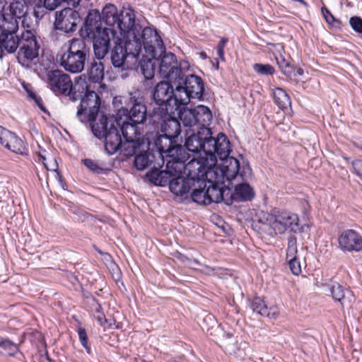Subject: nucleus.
I'll list each match as a JSON object with an SVG mask.
<instances>
[{
  "label": "nucleus",
  "instance_id": "473e14b6",
  "mask_svg": "<svg viewBox=\"0 0 362 362\" xmlns=\"http://www.w3.org/2000/svg\"><path fill=\"white\" fill-rule=\"evenodd\" d=\"M272 47L274 49L273 54L279 69L284 74L289 75L291 74V66L289 62L283 55L284 47L282 44H274Z\"/></svg>",
  "mask_w": 362,
  "mask_h": 362
},
{
  "label": "nucleus",
  "instance_id": "20e7f679",
  "mask_svg": "<svg viewBox=\"0 0 362 362\" xmlns=\"http://www.w3.org/2000/svg\"><path fill=\"white\" fill-rule=\"evenodd\" d=\"M185 136H212L210 127L212 112L205 105H197L194 109L185 108L180 112Z\"/></svg>",
  "mask_w": 362,
  "mask_h": 362
},
{
  "label": "nucleus",
  "instance_id": "ea45409f",
  "mask_svg": "<svg viewBox=\"0 0 362 362\" xmlns=\"http://www.w3.org/2000/svg\"><path fill=\"white\" fill-rule=\"evenodd\" d=\"M103 139L105 150L108 155H113L117 151L120 152L122 137H98Z\"/></svg>",
  "mask_w": 362,
  "mask_h": 362
},
{
  "label": "nucleus",
  "instance_id": "b1692460",
  "mask_svg": "<svg viewBox=\"0 0 362 362\" xmlns=\"http://www.w3.org/2000/svg\"><path fill=\"white\" fill-rule=\"evenodd\" d=\"M184 173L187 177L192 179L195 184L198 180H205V177H209L208 171H206L202 163L196 159L191 160L184 166Z\"/></svg>",
  "mask_w": 362,
  "mask_h": 362
},
{
  "label": "nucleus",
  "instance_id": "6ab92c4d",
  "mask_svg": "<svg viewBox=\"0 0 362 362\" xmlns=\"http://www.w3.org/2000/svg\"><path fill=\"white\" fill-rule=\"evenodd\" d=\"M195 186L196 184L192 179L187 177H177L171 178L169 189L177 198H179L180 201H185L189 199V192Z\"/></svg>",
  "mask_w": 362,
  "mask_h": 362
},
{
  "label": "nucleus",
  "instance_id": "39448f33",
  "mask_svg": "<svg viewBox=\"0 0 362 362\" xmlns=\"http://www.w3.org/2000/svg\"><path fill=\"white\" fill-rule=\"evenodd\" d=\"M47 83L57 96H69L72 101H76L79 94L86 90V81L81 76L71 81L70 76L62 70L56 69L47 73Z\"/></svg>",
  "mask_w": 362,
  "mask_h": 362
},
{
  "label": "nucleus",
  "instance_id": "1a4fd4ad",
  "mask_svg": "<svg viewBox=\"0 0 362 362\" xmlns=\"http://www.w3.org/2000/svg\"><path fill=\"white\" fill-rule=\"evenodd\" d=\"M80 93L76 100H81L78 107L77 117L82 122H89L98 117L101 99L98 94L90 89L86 81V88Z\"/></svg>",
  "mask_w": 362,
  "mask_h": 362
},
{
  "label": "nucleus",
  "instance_id": "6e6d98bb",
  "mask_svg": "<svg viewBox=\"0 0 362 362\" xmlns=\"http://www.w3.org/2000/svg\"><path fill=\"white\" fill-rule=\"evenodd\" d=\"M98 322L104 327V329L110 328L112 327V322L110 320H107L103 313H100L95 317Z\"/></svg>",
  "mask_w": 362,
  "mask_h": 362
},
{
  "label": "nucleus",
  "instance_id": "0eeeda50",
  "mask_svg": "<svg viewBox=\"0 0 362 362\" xmlns=\"http://www.w3.org/2000/svg\"><path fill=\"white\" fill-rule=\"evenodd\" d=\"M259 222L269 226L276 234H283L286 230L296 231L298 226V217L288 211L272 209L269 213L262 212Z\"/></svg>",
  "mask_w": 362,
  "mask_h": 362
},
{
  "label": "nucleus",
  "instance_id": "3c124183",
  "mask_svg": "<svg viewBox=\"0 0 362 362\" xmlns=\"http://www.w3.org/2000/svg\"><path fill=\"white\" fill-rule=\"evenodd\" d=\"M78 335L81 345L86 349L87 353L90 354V348L88 344V340L86 329L83 327H79L78 329Z\"/></svg>",
  "mask_w": 362,
  "mask_h": 362
},
{
  "label": "nucleus",
  "instance_id": "052dcab7",
  "mask_svg": "<svg viewBox=\"0 0 362 362\" xmlns=\"http://www.w3.org/2000/svg\"><path fill=\"white\" fill-rule=\"evenodd\" d=\"M228 42L227 37H221L217 45L216 49H225L226 45Z\"/></svg>",
  "mask_w": 362,
  "mask_h": 362
},
{
  "label": "nucleus",
  "instance_id": "ddd939ff",
  "mask_svg": "<svg viewBox=\"0 0 362 362\" xmlns=\"http://www.w3.org/2000/svg\"><path fill=\"white\" fill-rule=\"evenodd\" d=\"M17 59L22 65H28L39 55L40 44L36 36L29 30H24L20 36Z\"/></svg>",
  "mask_w": 362,
  "mask_h": 362
},
{
  "label": "nucleus",
  "instance_id": "c9c22d12",
  "mask_svg": "<svg viewBox=\"0 0 362 362\" xmlns=\"http://www.w3.org/2000/svg\"><path fill=\"white\" fill-rule=\"evenodd\" d=\"M147 151L135 156L134 165L139 170H143L150 166L155 158L153 153L150 151V146L147 145Z\"/></svg>",
  "mask_w": 362,
  "mask_h": 362
},
{
  "label": "nucleus",
  "instance_id": "dca6fc26",
  "mask_svg": "<svg viewBox=\"0 0 362 362\" xmlns=\"http://www.w3.org/2000/svg\"><path fill=\"white\" fill-rule=\"evenodd\" d=\"M172 96H173V87L168 81L158 83L154 88L153 98L156 104L159 106V113H168V107H171Z\"/></svg>",
  "mask_w": 362,
  "mask_h": 362
},
{
  "label": "nucleus",
  "instance_id": "0e129e2a",
  "mask_svg": "<svg viewBox=\"0 0 362 362\" xmlns=\"http://www.w3.org/2000/svg\"><path fill=\"white\" fill-rule=\"evenodd\" d=\"M217 54L221 61H225V51L223 49H217Z\"/></svg>",
  "mask_w": 362,
  "mask_h": 362
},
{
  "label": "nucleus",
  "instance_id": "7ed1b4c3",
  "mask_svg": "<svg viewBox=\"0 0 362 362\" xmlns=\"http://www.w3.org/2000/svg\"><path fill=\"white\" fill-rule=\"evenodd\" d=\"M102 16L96 9L90 10L84 23L86 36L93 40V50L98 59H103L110 50L111 37L117 32L112 28H102Z\"/></svg>",
  "mask_w": 362,
  "mask_h": 362
},
{
  "label": "nucleus",
  "instance_id": "338daca9",
  "mask_svg": "<svg viewBox=\"0 0 362 362\" xmlns=\"http://www.w3.org/2000/svg\"><path fill=\"white\" fill-rule=\"evenodd\" d=\"M204 321H209L212 322L213 324H216L214 317L211 315H208L207 316H206Z\"/></svg>",
  "mask_w": 362,
  "mask_h": 362
},
{
  "label": "nucleus",
  "instance_id": "37998d69",
  "mask_svg": "<svg viewBox=\"0 0 362 362\" xmlns=\"http://www.w3.org/2000/svg\"><path fill=\"white\" fill-rule=\"evenodd\" d=\"M218 141V139L216 137H203L202 151H204L206 155H215Z\"/></svg>",
  "mask_w": 362,
  "mask_h": 362
},
{
  "label": "nucleus",
  "instance_id": "5fc2aeb1",
  "mask_svg": "<svg viewBox=\"0 0 362 362\" xmlns=\"http://www.w3.org/2000/svg\"><path fill=\"white\" fill-rule=\"evenodd\" d=\"M349 23L352 29L358 33H362V18L358 16L351 17Z\"/></svg>",
  "mask_w": 362,
  "mask_h": 362
},
{
  "label": "nucleus",
  "instance_id": "09e8293b",
  "mask_svg": "<svg viewBox=\"0 0 362 362\" xmlns=\"http://www.w3.org/2000/svg\"><path fill=\"white\" fill-rule=\"evenodd\" d=\"M253 69L257 74L263 76H272L275 72L274 68L269 64L256 63L253 65Z\"/></svg>",
  "mask_w": 362,
  "mask_h": 362
},
{
  "label": "nucleus",
  "instance_id": "c85d7f7f",
  "mask_svg": "<svg viewBox=\"0 0 362 362\" xmlns=\"http://www.w3.org/2000/svg\"><path fill=\"white\" fill-rule=\"evenodd\" d=\"M147 180L157 186H165L170 184L172 178V173L167 170H151L146 173Z\"/></svg>",
  "mask_w": 362,
  "mask_h": 362
},
{
  "label": "nucleus",
  "instance_id": "6e6552de",
  "mask_svg": "<svg viewBox=\"0 0 362 362\" xmlns=\"http://www.w3.org/2000/svg\"><path fill=\"white\" fill-rule=\"evenodd\" d=\"M139 36L141 53H143L145 60L157 59L165 51L163 41L156 29L151 27L141 28Z\"/></svg>",
  "mask_w": 362,
  "mask_h": 362
},
{
  "label": "nucleus",
  "instance_id": "a211bd4d",
  "mask_svg": "<svg viewBox=\"0 0 362 362\" xmlns=\"http://www.w3.org/2000/svg\"><path fill=\"white\" fill-rule=\"evenodd\" d=\"M339 248L343 251L359 252L362 250V237L353 229L341 232L338 238Z\"/></svg>",
  "mask_w": 362,
  "mask_h": 362
},
{
  "label": "nucleus",
  "instance_id": "7c9ffc66",
  "mask_svg": "<svg viewBox=\"0 0 362 362\" xmlns=\"http://www.w3.org/2000/svg\"><path fill=\"white\" fill-rule=\"evenodd\" d=\"M207 180L209 183V185L206 187V198L209 201V204L212 202H221L223 201V192H221V187L219 185L223 182H215V177L212 179L209 177Z\"/></svg>",
  "mask_w": 362,
  "mask_h": 362
},
{
  "label": "nucleus",
  "instance_id": "de8ad7c7",
  "mask_svg": "<svg viewBox=\"0 0 362 362\" xmlns=\"http://www.w3.org/2000/svg\"><path fill=\"white\" fill-rule=\"evenodd\" d=\"M330 293L332 298L343 305V300L345 297V291L338 283L334 284L330 288Z\"/></svg>",
  "mask_w": 362,
  "mask_h": 362
},
{
  "label": "nucleus",
  "instance_id": "79ce46f5",
  "mask_svg": "<svg viewBox=\"0 0 362 362\" xmlns=\"http://www.w3.org/2000/svg\"><path fill=\"white\" fill-rule=\"evenodd\" d=\"M18 351V346L7 338H3L0 343V353L7 356H13Z\"/></svg>",
  "mask_w": 362,
  "mask_h": 362
},
{
  "label": "nucleus",
  "instance_id": "f03ea898",
  "mask_svg": "<svg viewBox=\"0 0 362 362\" xmlns=\"http://www.w3.org/2000/svg\"><path fill=\"white\" fill-rule=\"evenodd\" d=\"M90 57V48L83 38L74 37L65 42L57 54V59L65 71L81 73Z\"/></svg>",
  "mask_w": 362,
  "mask_h": 362
},
{
  "label": "nucleus",
  "instance_id": "864d4df0",
  "mask_svg": "<svg viewBox=\"0 0 362 362\" xmlns=\"http://www.w3.org/2000/svg\"><path fill=\"white\" fill-rule=\"evenodd\" d=\"M84 165L88 168L90 171L95 173H100L103 171V168L100 167L98 163L89 158H86L82 160Z\"/></svg>",
  "mask_w": 362,
  "mask_h": 362
},
{
  "label": "nucleus",
  "instance_id": "49530a36",
  "mask_svg": "<svg viewBox=\"0 0 362 362\" xmlns=\"http://www.w3.org/2000/svg\"><path fill=\"white\" fill-rule=\"evenodd\" d=\"M21 84H22V86L23 87L24 90L28 93V97L30 98L31 99H33L35 102V103L37 104V105L39 107V108L41 110L46 112V109L44 106L43 101H42V98L40 97L37 96V94L33 91L32 85L30 83H26L25 81L22 82Z\"/></svg>",
  "mask_w": 362,
  "mask_h": 362
},
{
  "label": "nucleus",
  "instance_id": "9d476101",
  "mask_svg": "<svg viewBox=\"0 0 362 362\" xmlns=\"http://www.w3.org/2000/svg\"><path fill=\"white\" fill-rule=\"evenodd\" d=\"M114 47L111 52V62L115 67L120 68L124 64L127 56L138 57L141 54V43L122 39L117 36L111 37Z\"/></svg>",
  "mask_w": 362,
  "mask_h": 362
},
{
  "label": "nucleus",
  "instance_id": "e433bc0d",
  "mask_svg": "<svg viewBox=\"0 0 362 362\" xmlns=\"http://www.w3.org/2000/svg\"><path fill=\"white\" fill-rule=\"evenodd\" d=\"M273 98L275 104L281 110H285L291 105L288 94L281 88H276L273 90Z\"/></svg>",
  "mask_w": 362,
  "mask_h": 362
},
{
  "label": "nucleus",
  "instance_id": "4c0bfd02",
  "mask_svg": "<svg viewBox=\"0 0 362 362\" xmlns=\"http://www.w3.org/2000/svg\"><path fill=\"white\" fill-rule=\"evenodd\" d=\"M104 65L101 62H93L88 71V78L93 83H100L104 78Z\"/></svg>",
  "mask_w": 362,
  "mask_h": 362
},
{
  "label": "nucleus",
  "instance_id": "cd10ccee",
  "mask_svg": "<svg viewBox=\"0 0 362 362\" xmlns=\"http://www.w3.org/2000/svg\"><path fill=\"white\" fill-rule=\"evenodd\" d=\"M20 37L14 35H0V57L3 56L4 51L13 53L19 47Z\"/></svg>",
  "mask_w": 362,
  "mask_h": 362
},
{
  "label": "nucleus",
  "instance_id": "f3484780",
  "mask_svg": "<svg viewBox=\"0 0 362 362\" xmlns=\"http://www.w3.org/2000/svg\"><path fill=\"white\" fill-rule=\"evenodd\" d=\"M78 13L71 8H65L56 13L54 26L57 30L65 33L74 32L76 29Z\"/></svg>",
  "mask_w": 362,
  "mask_h": 362
},
{
  "label": "nucleus",
  "instance_id": "bb28decb",
  "mask_svg": "<svg viewBox=\"0 0 362 362\" xmlns=\"http://www.w3.org/2000/svg\"><path fill=\"white\" fill-rule=\"evenodd\" d=\"M0 144L11 151L22 155L27 149L25 141L21 137H0Z\"/></svg>",
  "mask_w": 362,
  "mask_h": 362
},
{
  "label": "nucleus",
  "instance_id": "412c9836",
  "mask_svg": "<svg viewBox=\"0 0 362 362\" xmlns=\"http://www.w3.org/2000/svg\"><path fill=\"white\" fill-rule=\"evenodd\" d=\"M146 144L150 146L151 140L149 137H122L120 153L126 157L132 156L139 148L144 151Z\"/></svg>",
  "mask_w": 362,
  "mask_h": 362
},
{
  "label": "nucleus",
  "instance_id": "4d7b16f0",
  "mask_svg": "<svg viewBox=\"0 0 362 362\" xmlns=\"http://www.w3.org/2000/svg\"><path fill=\"white\" fill-rule=\"evenodd\" d=\"M352 167L355 173L362 179V159L356 160L352 162Z\"/></svg>",
  "mask_w": 362,
  "mask_h": 362
},
{
  "label": "nucleus",
  "instance_id": "f257e3e1",
  "mask_svg": "<svg viewBox=\"0 0 362 362\" xmlns=\"http://www.w3.org/2000/svg\"><path fill=\"white\" fill-rule=\"evenodd\" d=\"M118 101L122 105L117 115L122 118V136H141L137 125L146 119V107L144 103L141 92L135 90L130 92L127 97L120 96Z\"/></svg>",
  "mask_w": 362,
  "mask_h": 362
},
{
  "label": "nucleus",
  "instance_id": "a878e982",
  "mask_svg": "<svg viewBox=\"0 0 362 362\" xmlns=\"http://www.w3.org/2000/svg\"><path fill=\"white\" fill-rule=\"evenodd\" d=\"M297 252L296 241L289 240L286 252V259L288 262L290 270L294 275H298L301 272V265L299 259L296 257Z\"/></svg>",
  "mask_w": 362,
  "mask_h": 362
},
{
  "label": "nucleus",
  "instance_id": "4be33fe9",
  "mask_svg": "<svg viewBox=\"0 0 362 362\" xmlns=\"http://www.w3.org/2000/svg\"><path fill=\"white\" fill-rule=\"evenodd\" d=\"M182 81L184 87L189 93L191 98L200 99L202 98L204 86V82L201 77L194 74H189L185 76L184 74L183 79L180 80Z\"/></svg>",
  "mask_w": 362,
  "mask_h": 362
},
{
  "label": "nucleus",
  "instance_id": "bf43d9fd",
  "mask_svg": "<svg viewBox=\"0 0 362 362\" xmlns=\"http://www.w3.org/2000/svg\"><path fill=\"white\" fill-rule=\"evenodd\" d=\"M202 269H201V272L207 275H213L214 274L215 269L207 266V265H202Z\"/></svg>",
  "mask_w": 362,
  "mask_h": 362
},
{
  "label": "nucleus",
  "instance_id": "774afa93",
  "mask_svg": "<svg viewBox=\"0 0 362 362\" xmlns=\"http://www.w3.org/2000/svg\"><path fill=\"white\" fill-rule=\"evenodd\" d=\"M101 310H102V307H101V305H100V304L97 303V305H96V307H95V313H98V314L99 315V314H100V313H103L101 312Z\"/></svg>",
  "mask_w": 362,
  "mask_h": 362
},
{
  "label": "nucleus",
  "instance_id": "f8f14e48",
  "mask_svg": "<svg viewBox=\"0 0 362 362\" xmlns=\"http://www.w3.org/2000/svg\"><path fill=\"white\" fill-rule=\"evenodd\" d=\"M93 136H122V118L101 114L88 122Z\"/></svg>",
  "mask_w": 362,
  "mask_h": 362
},
{
  "label": "nucleus",
  "instance_id": "2eb2a0df",
  "mask_svg": "<svg viewBox=\"0 0 362 362\" xmlns=\"http://www.w3.org/2000/svg\"><path fill=\"white\" fill-rule=\"evenodd\" d=\"M219 166H216L208 170L210 179L215 177V182H224L225 180L230 181L238 175L240 170L239 160L233 157L221 160Z\"/></svg>",
  "mask_w": 362,
  "mask_h": 362
},
{
  "label": "nucleus",
  "instance_id": "2f4dec72",
  "mask_svg": "<svg viewBox=\"0 0 362 362\" xmlns=\"http://www.w3.org/2000/svg\"><path fill=\"white\" fill-rule=\"evenodd\" d=\"M120 11L112 4H106L102 11V19L109 26L115 27L118 23Z\"/></svg>",
  "mask_w": 362,
  "mask_h": 362
},
{
  "label": "nucleus",
  "instance_id": "603ef678",
  "mask_svg": "<svg viewBox=\"0 0 362 362\" xmlns=\"http://www.w3.org/2000/svg\"><path fill=\"white\" fill-rule=\"evenodd\" d=\"M221 192H223L222 202H223L226 204L230 205L232 204L233 201H235V197L233 196L234 191L232 192L231 189L230 187H221Z\"/></svg>",
  "mask_w": 362,
  "mask_h": 362
},
{
  "label": "nucleus",
  "instance_id": "e2e57ef3",
  "mask_svg": "<svg viewBox=\"0 0 362 362\" xmlns=\"http://www.w3.org/2000/svg\"><path fill=\"white\" fill-rule=\"evenodd\" d=\"M175 257L182 262H186V261H187L189 259L186 256H185L184 255L180 253V252H177V255Z\"/></svg>",
  "mask_w": 362,
  "mask_h": 362
},
{
  "label": "nucleus",
  "instance_id": "69168bd1",
  "mask_svg": "<svg viewBox=\"0 0 362 362\" xmlns=\"http://www.w3.org/2000/svg\"><path fill=\"white\" fill-rule=\"evenodd\" d=\"M356 140L355 141H353V144L354 145L360 148V149H362V142H361L360 141V137H356Z\"/></svg>",
  "mask_w": 362,
  "mask_h": 362
},
{
  "label": "nucleus",
  "instance_id": "5701e85b",
  "mask_svg": "<svg viewBox=\"0 0 362 362\" xmlns=\"http://www.w3.org/2000/svg\"><path fill=\"white\" fill-rule=\"evenodd\" d=\"M158 114L163 119L160 127L162 134L158 136H180L182 129L180 122L175 118L176 115L163 112Z\"/></svg>",
  "mask_w": 362,
  "mask_h": 362
},
{
  "label": "nucleus",
  "instance_id": "8fccbe9b",
  "mask_svg": "<svg viewBox=\"0 0 362 362\" xmlns=\"http://www.w3.org/2000/svg\"><path fill=\"white\" fill-rule=\"evenodd\" d=\"M321 11L325 20L328 24L335 26L337 24L340 23V21L334 18L331 11L326 6L322 7Z\"/></svg>",
  "mask_w": 362,
  "mask_h": 362
},
{
  "label": "nucleus",
  "instance_id": "c03bdc74",
  "mask_svg": "<svg viewBox=\"0 0 362 362\" xmlns=\"http://www.w3.org/2000/svg\"><path fill=\"white\" fill-rule=\"evenodd\" d=\"M80 0H44V6L50 11L54 10L62 4L69 6L76 7L78 5Z\"/></svg>",
  "mask_w": 362,
  "mask_h": 362
},
{
  "label": "nucleus",
  "instance_id": "aec40b11",
  "mask_svg": "<svg viewBox=\"0 0 362 362\" xmlns=\"http://www.w3.org/2000/svg\"><path fill=\"white\" fill-rule=\"evenodd\" d=\"M180 84L181 82L176 87L175 90L173 89L171 107H168L170 115H177L179 117L180 112L187 108L185 106L187 105L189 101V98H191V95L187 93L185 88Z\"/></svg>",
  "mask_w": 362,
  "mask_h": 362
},
{
  "label": "nucleus",
  "instance_id": "c756f323",
  "mask_svg": "<svg viewBox=\"0 0 362 362\" xmlns=\"http://www.w3.org/2000/svg\"><path fill=\"white\" fill-rule=\"evenodd\" d=\"M192 193L189 196L192 202L199 204L209 205V200L206 198V183L205 180H198L196 186L194 187Z\"/></svg>",
  "mask_w": 362,
  "mask_h": 362
},
{
  "label": "nucleus",
  "instance_id": "9b49d317",
  "mask_svg": "<svg viewBox=\"0 0 362 362\" xmlns=\"http://www.w3.org/2000/svg\"><path fill=\"white\" fill-rule=\"evenodd\" d=\"M116 27L119 30L122 39L140 42L139 35L141 25L136 23L135 11L131 6L123 7L120 11L119 19Z\"/></svg>",
  "mask_w": 362,
  "mask_h": 362
},
{
  "label": "nucleus",
  "instance_id": "f704fd0d",
  "mask_svg": "<svg viewBox=\"0 0 362 362\" xmlns=\"http://www.w3.org/2000/svg\"><path fill=\"white\" fill-rule=\"evenodd\" d=\"M233 196L236 202L249 201L254 197L255 192L249 184L243 182L235 185Z\"/></svg>",
  "mask_w": 362,
  "mask_h": 362
},
{
  "label": "nucleus",
  "instance_id": "423d86ee",
  "mask_svg": "<svg viewBox=\"0 0 362 362\" xmlns=\"http://www.w3.org/2000/svg\"><path fill=\"white\" fill-rule=\"evenodd\" d=\"M158 153L168 152L170 157L176 160V163H184L187 160L185 150L192 153L202 151L203 137H185V145L177 144L179 137H153Z\"/></svg>",
  "mask_w": 362,
  "mask_h": 362
},
{
  "label": "nucleus",
  "instance_id": "4468645a",
  "mask_svg": "<svg viewBox=\"0 0 362 362\" xmlns=\"http://www.w3.org/2000/svg\"><path fill=\"white\" fill-rule=\"evenodd\" d=\"M159 58L160 75L170 82L180 83L183 79L184 72L181 68L182 63H178L176 55L165 51Z\"/></svg>",
  "mask_w": 362,
  "mask_h": 362
},
{
  "label": "nucleus",
  "instance_id": "393cba45",
  "mask_svg": "<svg viewBox=\"0 0 362 362\" xmlns=\"http://www.w3.org/2000/svg\"><path fill=\"white\" fill-rule=\"evenodd\" d=\"M251 308L255 313L261 316L267 317L271 319H276L278 316L277 308L275 306L269 308L259 297H256L252 300Z\"/></svg>",
  "mask_w": 362,
  "mask_h": 362
},
{
  "label": "nucleus",
  "instance_id": "680f3d73",
  "mask_svg": "<svg viewBox=\"0 0 362 362\" xmlns=\"http://www.w3.org/2000/svg\"><path fill=\"white\" fill-rule=\"evenodd\" d=\"M12 132L5 127L0 126V136H7L11 134Z\"/></svg>",
  "mask_w": 362,
  "mask_h": 362
},
{
  "label": "nucleus",
  "instance_id": "13d9d810",
  "mask_svg": "<svg viewBox=\"0 0 362 362\" xmlns=\"http://www.w3.org/2000/svg\"><path fill=\"white\" fill-rule=\"evenodd\" d=\"M45 167L47 170L55 171L58 168V164L55 158H52L49 162L45 163Z\"/></svg>",
  "mask_w": 362,
  "mask_h": 362
},
{
  "label": "nucleus",
  "instance_id": "72a5a7b5",
  "mask_svg": "<svg viewBox=\"0 0 362 362\" xmlns=\"http://www.w3.org/2000/svg\"><path fill=\"white\" fill-rule=\"evenodd\" d=\"M18 29V21L8 15L0 16V35H15Z\"/></svg>",
  "mask_w": 362,
  "mask_h": 362
},
{
  "label": "nucleus",
  "instance_id": "a18cd8bd",
  "mask_svg": "<svg viewBox=\"0 0 362 362\" xmlns=\"http://www.w3.org/2000/svg\"><path fill=\"white\" fill-rule=\"evenodd\" d=\"M11 17H15L16 19H20L26 13L25 6L23 3L19 1H15L10 4L9 6Z\"/></svg>",
  "mask_w": 362,
  "mask_h": 362
},
{
  "label": "nucleus",
  "instance_id": "58836bf2",
  "mask_svg": "<svg viewBox=\"0 0 362 362\" xmlns=\"http://www.w3.org/2000/svg\"><path fill=\"white\" fill-rule=\"evenodd\" d=\"M218 141L216 145L215 154L220 160L230 157L229 154L231 151V144L228 137H216Z\"/></svg>",
  "mask_w": 362,
  "mask_h": 362
},
{
  "label": "nucleus",
  "instance_id": "a19ab883",
  "mask_svg": "<svg viewBox=\"0 0 362 362\" xmlns=\"http://www.w3.org/2000/svg\"><path fill=\"white\" fill-rule=\"evenodd\" d=\"M143 53H141L139 57H135L136 61H138L141 66V70L142 74L144 78L147 80L151 79L154 76V69L153 64L152 63V59L145 60V58L143 57Z\"/></svg>",
  "mask_w": 362,
  "mask_h": 362
}]
</instances>
